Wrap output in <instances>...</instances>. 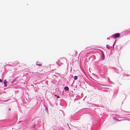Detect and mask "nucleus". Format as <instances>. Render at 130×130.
Masks as SVG:
<instances>
[{
	"label": "nucleus",
	"instance_id": "obj_1",
	"mask_svg": "<svg viewBox=\"0 0 130 130\" xmlns=\"http://www.w3.org/2000/svg\"><path fill=\"white\" fill-rule=\"evenodd\" d=\"M50 66L49 65L44 66L42 70H43L44 71H47L50 69Z\"/></svg>",
	"mask_w": 130,
	"mask_h": 130
},
{
	"label": "nucleus",
	"instance_id": "obj_2",
	"mask_svg": "<svg viewBox=\"0 0 130 130\" xmlns=\"http://www.w3.org/2000/svg\"><path fill=\"white\" fill-rule=\"evenodd\" d=\"M120 36V34L119 33H117L114 35V37L115 38L117 37H119Z\"/></svg>",
	"mask_w": 130,
	"mask_h": 130
},
{
	"label": "nucleus",
	"instance_id": "obj_3",
	"mask_svg": "<svg viewBox=\"0 0 130 130\" xmlns=\"http://www.w3.org/2000/svg\"><path fill=\"white\" fill-rule=\"evenodd\" d=\"M64 89L65 90L68 91L69 90V88L68 87L66 86L64 88Z\"/></svg>",
	"mask_w": 130,
	"mask_h": 130
},
{
	"label": "nucleus",
	"instance_id": "obj_4",
	"mask_svg": "<svg viewBox=\"0 0 130 130\" xmlns=\"http://www.w3.org/2000/svg\"><path fill=\"white\" fill-rule=\"evenodd\" d=\"M6 83H7V82H6L5 81L4 82V85L6 87L7 86V85L6 84Z\"/></svg>",
	"mask_w": 130,
	"mask_h": 130
},
{
	"label": "nucleus",
	"instance_id": "obj_5",
	"mask_svg": "<svg viewBox=\"0 0 130 130\" xmlns=\"http://www.w3.org/2000/svg\"><path fill=\"white\" fill-rule=\"evenodd\" d=\"M77 76H74V79L75 80H76V79H77Z\"/></svg>",
	"mask_w": 130,
	"mask_h": 130
},
{
	"label": "nucleus",
	"instance_id": "obj_6",
	"mask_svg": "<svg viewBox=\"0 0 130 130\" xmlns=\"http://www.w3.org/2000/svg\"><path fill=\"white\" fill-rule=\"evenodd\" d=\"M0 82L1 83H2V80L1 79H0Z\"/></svg>",
	"mask_w": 130,
	"mask_h": 130
},
{
	"label": "nucleus",
	"instance_id": "obj_7",
	"mask_svg": "<svg viewBox=\"0 0 130 130\" xmlns=\"http://www.w3.org/2000/svg\"><path fill=\"white\" fill-rule=\"evenodd\" d=\"M107 48H108V49H109L110 48V47H108V46H107Z\"/></svg>",
	"mask_w": 130,
	"mask_h": 130
},
{
	"label": "nucleus",
	"instance_id": "obj_8",
	"mask_svg": "<svg viewBox=\"0 0 130 130\" xmlns=\"http://www.w3.org/2000/svg\"><path fill=\"white\" fill-rule=\"evenodd\" d=\"M11 110V108H9L8 110Z\"/></svg>",
	"mask_w": 130,
	"mask_h": 130
},
{
	"label": "nucleus",
	"instance_id": "obj_9",
	"mask_svg": "<svg viewBox=\"0 0 130 130\" xmlns=\"http://www.w3.org/2000/svg\"><path fill=\"white\" fill-rule=\"evenodd\" d=\"M57 98H59V96H57Z\"/></svg>",
	"mask_w": 130,
	"mask_h": 130
}]
</instances>
